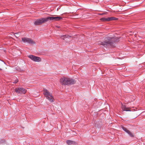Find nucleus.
Instances as JSON below:
<instances>
[{"label": "nucleus", "instance_id": "10", "mask_svg": "<svg viewBox=\"0 0 145 145\" xmlns=\"http://www.w3.org/2000/svg\"><path fill=\"white\" fill-rule=\"evenodd\" d=\"M71 36H70L67 35H63V36H61V37L62 39H63V40L66 39V38H69L71 37Z\"/></svg>", "mask_w": 145, "mask_h": 145}, {"label": "nucleus", "instance_id": "5", "mask_svg": "<svg viewBox=\"0 0 145 145\" xmlns=\"http://www.w3.org/2000/svg\"><path fill=\"white\" fill-rule=\"evenodd\" d=\"M15 91L18 93L24 94L26 93L27 90L22 87H18L15 89Z\"/></svg>", "mask_w": 145, "mask_h": 145}, {"label": "nucleus", "instance_id": "7", "mask_svg": "<svg viewBox=\"0 0 145 145\" xmlns=\"http://www.w3.org/2000/svg\"><path fill=\"white\" fill-rule=\"evenodd\" d=\"M47 21H57L62 19V18L59 17L48 16L46 17Z\"/></svg>", "mask_w": 145, "mask_h": 145}, {"label": "nucleus", "instance_id": "11", "mask_svg": "<svg viewBox=\"0 0 145 145\" xmlns=\"http://www.w3.org/2000/svg\"><path fill=\"white\" fill-rule=\"evenodd\" d=\"M122 110L123 111H130L131 110L128 109V108H127L125 105H122Z\"/></svg>", "mask_w": 145, "mask_h": 145}, {"label": "nucleus", "instance_id": "8", "mask_svg": "<svg viewBox=\"0 0 145 145\" xmlns=\"http://www.w3.org/2000/svg\"><path fill=\"white\" fill-rule=\"evenodd\" d=\"M28 57L32 60L35 62H39L41 61V59L40 57L33 55H29Z\"/></svg>", "mask_w": 145, "mask_h": 145}, {"label": "nucleus", "instance_id": "16", "mask_svg": "<svg viewBox=\"0 0 145 145\" xmlns=\"http://www.w3.org/2000/svg\"><path fill=\"white\" fill-rule=\"evenodd\" d=\"M122 129H123V131H126V130H127V129L125 127H122Z\"/></svg>", "mask_w": 145, "mask_h": 145}, {"label": "nucleus", "instance_id": "3", "mask_svg": "<svg viewBox=\"0 0 145 145\" xmlns=\"http://www.w3.org/2000/svg\"><path fill=\"white\" fill-rule=\"evenodd\" d=\"M43 91V93L46 97V98L51 102H53L54 99L52 94L50 93L47 90L45 89H44Z\"/></svg>", "mask_w": 145, "mask_h": 145}, {"label": "nucleus", "instance_id": "19", "mask_svg": "<svg viewBox=\"0 0 145 145\" xmlns=\"http://www.w3.org/2000/svg\"><path fill=\"white\" fill-rule=\"evenodd\" d=\"M129 131H130L127 129V130H126V131H125V132L127 133H128Z\"/></svg>", "mask_w": 145, "mask_h": 145}, {"label": "nucleus", "instance_id": "23", "mask_svg": "<svg viewBox=\"0 0 145 145\" xmlns=\"http://www.w3.org/2000/svg\"><path fill=\"white\" fill-rule=\"evenodd\" d=\"M58 9V8H57V10Z\"/></svg>", "mask_w": 145, "mask_h": 145}, {"label": "nucleus", "instance_id": "6", "mask_svg": "<svg viewBox=\"0 0 145 145\" xmlns=\"http://www.w3.org/2000/svg\"><path fill=\"white\" fill-rule=\"evenodd\" d=\"M22 40L24 42H27L31 45H33L35 44V42L32 39L30 38H22Z\"/></svg>", "mask_w": 145, "mask_h": 145}, {"label": "nucleus", "instance_id": "14", "mask_svg": "<svg viewBox=\"0 0 145 145\" xmlns=\"http://www.w3.org/2000/svg\"><path fill=\"white\" fill-rule=\"evenodd\" d=\"M128 134L131 137H134V135H133V134L130 131H129Z\"/></svg>", "mask_w": 145, "mask_h": 145}, {"label": "nucleus", "instance_id": "2", "mask_svg": "<svg viewBox=\"0 0 145 145\" xmlns=\"http://www.w3.org/2000/svg\"><path fill=\"white\" fill-rule=\"evenodd\" d=\"M115 42L114 41L113 38L108 37L106 38L105 41L102 42L101 44L105 47L107 46L114 47Z\"/></svg>", "mask_w": 145, "mask_h": 145}, {"label": "nucleus", "instance_id": "1", "mask_svg": "<svg viewBox=\"0 0 145 145\" xmlns=\"http://www.w3.org/2000/svg\"><path fill=\"white\" fill-rule=\"evenodd\" d=\"M60 82L62 85H71L75 84L76 81L71 78L63 77L60 78Z\"/></svg>", "mask_w": 145, "mask_h": 145}, {"label": "nucleus", "instance_id": "21", "mask_svg": "<svg viewBox=\"0 0 145 145\" xmlns=\"http://www.w3.org/2000/svg\"><path fill=\"white\" fill-rule=\"evenodd\" d=\"M103 14H100V15H103Z\"/></svg>", "mask_w": 145, "mask_h": 145}, {"label": "nucleus", "instance_id": "13", "mask_svg": "<svg viewBox=\"0 0 145 145\" xmlns=\"http://www.w3.org/2000/svg\"><path fill=\"white\" fill-rule=\"evenodd\" d=\"M100 21H102L103 22L108 21V18H103L100 19Z\"/></svg>", "mask_w": 145, "mask_h": 145}, {"label": "nucleus", "instance_id": "9", "mask_svg": "<svg viewBox=\"0 0 145 145\" xmlns=\"http://www.w3.org/2000/svg\"><path fill=\"white\" fill-rule=\"evenodd\" d=\"M66 143L69 145H73L76 144V142L75 141L70 140H67Z\"/></svg>", "mask_w": 145, "mask_h": 145}, {"label": "nucleus", "instance_id": "17", "mask_svg": "<svg viewBox=\"0 0 145 145\" xmlns=\"http://www.w3.org/2000/svg\"><path fill=\"white\" fill-rule=\"evenodd\" d=\"M18 82V79L15 80L14 82H13L14 83H16Z\"/></svg>", "mask_w": 145, "mask_h": 145}, {"label": "nucleus", "instance_id": "24", "mask_svg": "<svg viewBox=\"0 0 145 145\" xmlns=\"http://www.w3.org/2000/svg\"><path fill=\"white\" fill-rule=\"evenodd\" d=\"M101 44H102V43H101ZM101 44V45H102V44Z\"/></svg>", "mask_w": 145, "mask_h": 145}, {"label": "nucleus", "instance_id": "22", "mask_svg": "<svg viewBox=\"0 0 145 145\" xmlns=\"http://www.w3.org/2000/svg\"><path fill=\"white\" fill-rule=\"evenodd\" d=\"M2 69L0 68V70H1Z\"/></svg>", "mask_w": 145, "mask_h": 145}, {"label": "nucleus", "instance_id": "20", "mask_svg": "<svg viewBox=\"0 0 145 145\" xmlns=\"http://www.w3.org/2000/svg\"><path fill=\"white\" fill-rule=\"evenodd\" d=\"M129 131H130L127 129V130H126V131H125V132L127 133H128Z\"/></svg>", "mask_w": 145, "mask_h": 145}, {"label": "nucleus", "instance_id": "15", "mask_svg": "<svg viewBox=\"0 0 145 145\" xmlns=\"http://www.w3.org/2000/svg\"><path fill=\"white\" fill-rule=\"evenodd\" d=\"M19 33H15V36L17 38L19 37L18 35Z\"/></svg>", "mask_w": 145, "mask_h": 145}, {"label": "nucleus", "instance_id": "18", "mask_svg": "<svg viewBox=\"0 0 145 145\" xmlns=\"http://www.w3.org/2000/svg\"><path fill=\"white\" fill-rule=\"evenodd\" d=\"M4 141H3V140H0V144H1V143H3V142H5Z\"/></svg>", "mask_w": 145, "mask_h": 145}, {"label": "nucleus", "instance_id": "4", "mask_svg": "<svg viewBox=\"0 0 145 145\" xmlns=\"http://www.w3.org/2000/svg\"><path fill=\"white\" fill-rule=\"evenodd\" d=\"M47 22L46 18H41L40 19L36 20L34 22L35 25H41Z\"/></svg>", "mask_w": 145, "mask_h": 145}, {"label": "nucleus", "instance_id": "12", "mask_svg": "<svg viewBox=\"0 0 145 145\" xmlns=\"http://www.w3.org/2000/svg\"><path fill=\"white\" fill-rule=\"evenodd\" d=\"M118 19V18H116L115 17H111L108 18V21H111L112 20H116Z\"/></svg>", "mask_w": 145, "mask_h": 145}]
</instances>
